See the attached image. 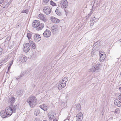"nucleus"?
I'll list each match as a JSON object with an SVG mask.
<instances>
[{"instance_id": "1", "label": "nucleus", "mask_w": 121, "mask_h": 121, "mask_svg": "<svg viewBox=\"0 0 121 121\" xmlns=\"http://www.w3.org/2000/svg\"><path fill=\"white\" fill-rule=\"evenodd\" d=\"M31 108H33L37 104V100L34 96H31L28 98L27 100Z\"/></svg>"}, {"instance_id": "2", "label": "nucleus", "mask_w": 121, "mask_h": 121, "mask_svg": "<svg viewBox=\"0 0 121 121\" xmlns=\"http://www.w3.org/2000/svg\"><path fill=\"white\" fill-rule=\"evenodd\" d=\"M68 80L67 77H65L62 79V81L60 82V83L58 86V88L59 90L63 88L66 85V82Z\"/></svg>"}, {"instance_id": "3", "label": "nucleus", "mask_w": 121, "mask_h": 121, "mask_svg": "<svg viewBox=\"0 0 121 121\" xmlns=\"http://www.w3.org/2000/svg\"><path fill=\"white\" fill-rule=\"evenodd\" d=\"M68 5V2L66 0H61L59 3L58 6L59 7L64 8H67Z\"/></svg>"}, {"instance_id": "4", "label": "nucleus", "mask_w": 121, "mask_h": 121, "mask_svg": "<svg viewBox=\"0 0 121 121\" xmlns=\"http://www.w3.org/2000/svg\"><path fill=\"white\" fill-rule=\"evenodd\" d=\"M30 48V47L29 43L24 44L23 46V50L24 52H27L29 51Z\"/></svg>"}, {"instance_id": "5", "label": "nucleus", "mask_w": 121, "mask_h": 121, "mask_svg": "<svg viewBox=\"0 0 121 121\" xmlns=\"http://www.w3.org/2000/svg\"><path fill=\"white\" fill-rule=\"evenodd\" d=\"M43 11L44 13L45 14L48 15L51 12V9L49 6H46L43 8Z\"/></svg>"}, {"instance_id": "6", "label": "nucleus", "mask_w": 121, "mask_h": 121, "mask_svg": "<svg viewBox=\"0 0 121 121\" xmlns=\"http://www.w3.org/2000/svg\"><path fill=\"white\" fill-rule=\"evenodd\" d=\"M99 65H96L95 67H93L91 69L90 71L92 72H98L99 71Z\"/></svg>"}, {"instance_id": "7", "label": "nucleus", "mask_w": 121, "mask_h": 121, "mask_svg": "<svg viewBox=\"0 0 121 121\" xmlns=\"http://www.w3.org/2000/svg\"><path fill=\"white\" fill-rule=\"evenodd\" d=\"M19 61L23 63L25 62L27 60V58L26 56L23 54H20L19 57Z\"/></svg>"}, {"instance_id": "8", "label": "nucleus", "mask_w": 121, "mask_h": 121, "mask_svg": "<svg viewBox=\"0 0 121 121\" xmlns=\"http://www.w3.org/2000/svg\"><path fill=\"white\" fill-rule=\"evenodd\" d=\"M76 121H81L83 118V115L81 112L79 113L76 117Z\"/></svg>"}, {"instance_id": "9", "label": "nucleus", "mask_w": 121, "mask_h": 121, "mask_svg": "<svg viewBox=\"0 0 121 121\" xmlns=\"http://www.w3.org/2000/svg\"><path fill=\"white\" fill-rule=\"evenodd\" d=\"M51 34L50 31L46 29L43 33V35L45 37L48 38L50 36Z\"/></svg>"}, {"instance_id": "10", "label": "nucleus", "mask_w": 121, "mask_h": 121, "mask_svg": "<svg viewBox=\"0 0 121 121\" xmlns=\"http://www.w3.org/2000/svg\"><path fill=\"white\" fill-rule=\"evenodd\" d=\"M12 110L9 107L6 108L5 111L7 114L8 117H9L12 114L13 112Z\"/></svg>"}, {"instance_id": "11", "label": "nucleus", "mask_w": 121, "mask_h": 121, "mask_svg": "<svg viewBox=\"0 0 121 121\" xmlns=\"http://www.w3.org/2000/svg\"><path fill=\"white\" fill-rule=\"evenodd\" d=\"M9 107L12 110L13 112H16V109L17 108V105H13L12 104H11Z\"/></svg>"}, {"instance_id": "12", "label": "nucleus", "mask_w": 121, "mask_h": 121, "mask_svg": "<svg viewBox=\"0 0 121 121\" xmlns=\"http://www.w3.org/2000/svg\"><path fill=\"white\" fill-rule=\"evenodd\" d=\"M39 21L35 20L33 21L32 23V26L34 27H36L37 29V27L39 25Z\"/></svg>"}, {"instance_id": "13", "label": "nucleus", "mask_w": 121, "mask_h": 121, "mask_svg": "<svg viewBox=\"0 0 121 121\" xmlns=\"http://www.w3.org/2000/svg\"><path fill=\"white\" fill-rule=\"evenodd\" d=\"M39 17L40 19L42 20L44 22H46L47 20L46 15L40 13L39 15Z\"/></svg>"}, {"instance_id": "14", "label": "nucleus", "mask_w": 121, "mask_h": 121, "mask_svg": "<svg viewBox=\"0 0 121 121\" xmlns=\"http://www.w3.org/2000/svg\"><path fill=\"white\" fill-rule=\"evenodd\" d=\"M34 38L35 40V41L38 42L41 39V38L39 35H34Z\"/></svg>"}, {"instance_id": "15", "label": "nucleus", "mask_w": 121, "mask_h": 121, "mask_svg": "<svg viewBox=\"0 0 121 121\" xmlns=\"http://www.w3.org/2000/svg\"><path fill=\"white\" fill-rule=\"evenodd\" d=\"M0 114L1 116L3 118H4L9 117H8L7 113L6 112H5L4 110L1 111L0 112Z\"/></svg>"}, {"instance_id": "16", "label": "nucleus", "mask_w": 121, "mask_h": 121, "mask_svg": "<svg viewBox=\"0 0 121 121\" xmlns=\"http://www.w3.org/2000/svg\"><path fill=\"white\" fill-rule=\"evenodd\" d=\"M51 20L53 22L55 23H59L60 21L59 20L53 17H51Z\"/></svg>"}, {"instance_id": "17", "label": "nucleus", "mask_w": 121, "mask_h": 121, "mask_svg": "<svg viewBox=\"0 0 121 121\" xmlns=\"http://www.w3.org/2000/svg\"><path fill=\"white\" fill-rule=\"evenodd\" d=\"M114 104L118 107H120L121 106V102L118 99H116L114 101Z\"/></svg>"}, {"instance_id": "18", "label": "nucleus", "mask_w": 121, "mask_h": 121, "mask_svg": "<svg viewBox=\"0 0 121 121\" xmlns=\"http://www.w3.org/2000/svg\"><path fill=\"white\" fill-rule=\"evenodd\" d=\"M23 90H19L16 92V95L17 96L21 97L23 95Z\"/></svg>"}, {"instance_id": "19", "label": "nucleus", "mask_w": 121, "mask_h": 121, "mask_svg": "<svg viewBox=\"0 0 121 121\" xmlns=\"http://www.w3.org/2000/svg\"><path fill=\"white\" fill-rule=\"evenodd\" d=\"M10 39V38L9 37L6 38L5 40V42L4 43V45L5 46H7L9 42V40Z\"/></svg>"}, {"instance_id": "20", "label": "nucleus", "mask_w": 121, "mask_h": 121, "mask_svg": "<svg viewBox=\"0 0 121 121\" xmlns=\"http://www.w3.org/2000/svg\"><path fill=\"white\" fill-rule=\"evenodd\" d=\"M39 107L44 111H46L47 109V107L46 105L43 104L40 105Z\"/></svg>"}, {"instance_id": "21", "label": "nucleus", "mask_w": 121, "mask_h": 121, "mask_svg": "<svg viewBox=\"0 0 121 121\" xmlns=\"http://www.w3.org/2000/svg\"><path fill=\"white\" fill-rule=\"evenodd\" d=\"M96 19V18L94 16H93L91 17V19L90 20V21L91 22L90 26H93V25L94 23L95 20Z\"/></svg>"}, {"instance_id": "22", "label": "nucleus", "mask_w": 121, "mask_h": 121, "mask_svg": "<svg viewBox=\"0 0 121 121\" xmlns=\"http://www.w3.org/2000/svg\"><path fill=\"white\" fill-rule=\"evenodd\" d=\"M44 26V24L43 23H41L40 25L39 24V25L37 28V30H41L43 28Z\"/></svg>"}, {"instance_id": "23", "label": "nucleus", "mask_w": 121, "mask_h": 121, "mask_svg": "<svg viewBox=\"0 0 121 121\" xmlns=\"http://www.w3.org/2000/svg\"><path fill=\"white\" fill-rule=\"evenodd\" d=\"M58 28V26L56 25L52 26L51 28V30L52 32L55 31Z\"/></svg>"}, {"instance_id": "24", "label": "nucleus", "mask_w": 121, "mask_h": 121, "mask_svg": "<svg viewBox=\"0 0 121 121\" xmlns=\"http://www.w3.org/2000/svg\"><path fill=\"white\" fill-rule=\"evenodd\" d=\"M9 101L11 104H13L15 101V98L13 97H10L9 98Z\"/></svg>"}, {"instance_id": "25", "label": "nucleus", "mask_w": 121, "mask_h": 121, "mask_svg": "<svg viewBox=\"0 0 121 121\" xmlns=\"http://www.w3.org/2000/svg\"><path fill=\"white\" fill-rule=\"evenodd\" d=\"M40 112V111L38 109H35L34 111V114L37 116Z\"/></svg>"}, {"instance_id": "26", "label": "nucleus", "mask_w": 121, "mask_h": 121, "mask_svg": "<svg viewBox=\"0 0 121 121\" xmlns=\"http://www.w3.org/2000/svg\"><path fill=\"white\" fill-rule=\"evenodd\" d=\"M11 0H6V2L5 3V5L7 6V5H9L11 3Z\"/></svg>"}, {"instance_id": "27", "label": "nucleus", "mask_w": 121, "mask_h": 121, "mask_svg": "<svg viewBox=\"0 0 121 121\" xmlns=\"http://www.w3.org/2000/svg\"><path fill=\"white\" fill-rule=\"evenodd\" d=\"M58 8L57 7L56 8V9L55 10L56 13V14L59 16H60L61 15V13L58 10Z\"/></svg>"}, {"instance_id": "28", "label": "nucleus", "mask_w": 121, "mask_h": 121, "mask_svg": "<svg viewBox=\"0 0 121 121\" xmlns=\"http://www.w3.org/2000/svg\"><path fill=\"white\" fill-rule=\"evenodd\" d=\"M32 34V33H27V37L28 38L29 40H30V39L31 38V37Z\"/></svg>"}, {"instance_id": "29", "label": "nucleus", "mask_w": 121, "mask_h": 121, "mask_svg": "<svg viewBox=\"0 0 121 121\" xmlns=\"http://www.w3.org/2000/svg\"><path fill=\"white\" fill-rule=\"evenodd\" d=\"M105 56H100V57L99 58L100 61L101 62H103L104 61V60L105 58Z\"/></svg>"}, {"instance_id": "30", "label": "nucleus", "mask_w": 121, "mask_h": 121, "mask_svg": "<svg viewBox=\"0 0 121 121\" xmlns=\"http://www.w3.org/2000/svg\"><path fill=\"white\" fill-rule=\"evenodd\" d=\"M76 109L78 110H79L81 109V106L80 104H78L76 106Z\"/></svg>"}, {"instance_id": "31", "label": "nucleus", "mask_w": 121, "mask_h": 121, "mask_svg": "<svg viewBox=\"0 0 121 121\" xmlns=\"http://www.w3.org/2000/svg\"><path fill=\"white\" fill-rule=\"evenodd\" d=\"M29 11V10L28 9H26L24 10H23L22 12V13H24L26 14H27Z\"/></svg>"}, {"instance_id": "32", "label": "nucleus", "mask_w": 121, "mask_h": 121, "mask_svg": "<svg viewBox=\"0 0 121 121\" xmlns=\"http://www.w3.org/2000/svg\"><path fill=\"white\" fill-rule=\"evenodd\" d=\"M120 111L119 108H117L116 109L115 111V113L117 114L120 113Z\"/></svg>"}, {"instance_id": "33", "label": "nucleus", "mask_w": 121, "mask_h": 121, "mask_svg": "<svg viewBox=\"0 0 121 121\" xmlns=\"http://www.w3.org/2000/svg\"><path fill=\"white\" fill-rule=\"evenodd\" d=\"M92 13V10H91V11L90 13L89 14H88V16H86V19L87 18H88L91 16V14Z\"/></svg>"}, {"instance_id": "34", "label": "nucleus", "mask_w": 121, "mask_h": 121, "mask_svg": "<svg viewBox=\"0 0 121 121\" xmlns=\"http://www.w3.org/2000/svg\"><path fill=\"white\" fill-rule=\"evenodd\" d=\"M50 1V4L53 6H55L56 5V4L54 2H53L51 0V1Z\"/></svg>"}, {"instance_id": "35", "label": "nucleus", "mask_w": 121, "mask_h": 121, "mask_svg": "<svg viewBox=\"0 0 121 121\" xmlns=\"http://www.w3.org/2000/svg\"><path fill=\"white\" fill-rule=\"evenodd\" d=\"M34 49L35 48V43H34L31 45H30Z\"/></svg>"}, {"instance_id": "36", "label": "nucleus", "mask_w": 121, "mask_h": 121, "mask_svg": "<svg viewBox=\"0 0 121 121\" xmlns=\"http://www.w3.org/2000/svg\"><path fill=\"white\" fill-rule=\"evenodd\" d=\"M9 58V56H5V58L4 59V61H6L8 60Z\"/></svg>"}, {"instance_id": "37", "label": "nucleus", "mask_w": 121, "mask_h": 121, "mask_svg": "<svg viewBox=\"0 0 121 121\" xmlns=\"http://www.w3.org/2000/svg\"><path fill=\"white\" fill-rule=\"evenodd\" d=\"M49 1V0H43V2L44 4H46Z\"/></svg>"}, {"instance_id": "38", "label": "nucleus", "mask_w": 121, "mask_h": 121, "mask_svg": "<svg viewBox=\"0 0 121 121\" xmlns=\"http://www.w3.org/2000/svg\"><path fill=\"white\" fill-rule=\"evenodd\" d=\"M53 119V117H50L49 118V121H52V119Z\"/></svg>"}, {"instance_id": "39", "label": "nucleus", "mask_w": 121, "mask_h": 121, "mask_svg": "<svg viewBox=\"0 0 121 121\" xmlns=\"http://www.w3.org/2000/svg\"><path fill=\"white\" fill-rule=\"evenodd\" d=\"M34 43L33 42V41L31 40H29V43L30 44V45Z\"/></svg>"}, {"instance_id": "40", "label": "nucleus", "mask_w": 121, "mask_h": 121, "mask_svg": "<svg viewBox=\"0 0 121 121\" xmlns=\"http://www.w3.org/2000/svg\"><path fill=\"white\" fill-rule=\"evenodd\" d=\"M3 51L2 49L0 47V55L2 54V51Z\"/></svg>"}, {"instance_id": "41", "label": "nucleus", "mask_w": 121, "mask_h": 121, "mask_svg": "<svg viewBox=\"0 0 121 121\" xmlns=\"http://www.w3.org/2000/svg\"><path fill=\"white\" fill-rule=\"evenodd\" d=\"M34 121H41L40 119H35V120H34Z\"/></svg>"}, {"instance_id": "42", "label": "nucleus", "mask_w": 121, "mask_h": 121, "mask_svg": "<svg viewBox=\"0 0 121 121\" xmlns=\"http://www.w3.org/2000/svg\"><path fill=\"white\" fill-rule=\"evenodd\" d=\"M119 99L121 101V93L119 97Z\"/></svg>"}, {"instance_id": "43", "label": "nucleus", "mask_w": 121, "mask_h": 121, "mask_svg": "<svg viewBox=\"0 0 121 121\" xmlns=\"http://www.w3.org/2000/svg\"><path fill=\"white\" fill-rule=\"evenodd\" d=\"M105 55V54H102L100 53L99 54V55H100L99 56H104V55Z\"/></svg>"}, {"instance_id": "44", "label": "nucleus", "mask_w": 121, "mask_h": 121, "mask_svg": "<svg viewBox=\"0 0 121 121\" xmlns=\"http://www.w3.org/2000/svg\"><path fill=\"white\" fill-rule=\"evenodd\" d=\"M4 0H0V4L2 3L4 1Z\"/></svg>"}, {"instance_id": "45", "label": "nucleus", "mask_w": 121, "mask_h": 121, "mask_svg": "<svg viewBox=\"0 0 121 121\" xmlns=\"http://www.w3.org/2000/svg\"><path fill=\"white\" fill-rule=\"evenodd\" d=\"M11 66H9V67H8V70H10V68H11Z\"/></svg>"}, {"instance_id": "46", "label": "nucleus", "mask_w": 121, "mask_h": 121, "mask_svg": "<svg viewBox=\"0 0 121 121\" xmlns=\"http://www.w3.org/2000/svg\"><path fill=\"white\" fill-rule=\"evenodd\" d=\"M53 121H58V120L56 118H55L53 120Z\"/></svg>"}, {"instance_id": "47", "label": "nucleus", "mask_w": 121, "mask_h": 121, "mask_svg": "<svg viewBox=\"0 0 121 121\" xmlns=\"http://www.w3.org/2000/svg\"><path fill=\"white\" fill-rule=\"evenodd\" d=\"M13 61H11V62L10 64V66H11V65H12L13 64Z\"/></svg>"}, {"instance_id": "48", "label": "nucleus", "mask_w": 121, "mask_h": 121, "mask_svg": "<svg viewBox=\"0 0 121 121\" xmlns=\"http://www.w3.org/2000/svg\"><path fill=\"white\" fill-rule=\"evenodd\" d=\"M119 89L121 92V87H119Z\"/></svg>"}, {"instance_id": "49", "label": "nucleus", "mask_w": 121, "mask_h": 121, "mask_svg": "<svg viewBox=\"0 0 121 121\" xmlns=\"http://www.w3.org/2000/svg\"><path fill=\"white\" fill-rule=\"evenodd\" d=\"M52 117H53V118L54 117V115H52Z\"/></svg>"}, {"instance_id": "50", "label": "nucleus", "mask_w": 121, "mask_h": 121, "mask_svg": "<svg viewBox=\"0 0 121 121\" xmlns=\"http://www.w3.org/2000/svg\"><path fill=\"white\" fill-rule=\"evenodd\" d=\"M112 118H110V119H111V118L112 119Z\"/></svg>"}, {"instance_id": "51", "label": "nucleus", "mask_w": 121, "mask_h": 121, "mask_svg": "<svg viewBox=\"0 0 121 121\" xmlns=\"http://www.w3.org/2000/svg\"><path fill=\"white\" fill-rule=\"evenodd\" d=\"M5 7H3V8H5Z\"/></svg>"}, {"instance_id": "52", "label": "nucleus", "mask_w": 121, "mask_h": 121, "mask_svg": "<svg viewBox=\"0 0 121 121\" xmlns=\"http://www.w3.org/2000/svg\"><path fill=\"white\" fill-rule=\"evenodd\" d=\"M120 74L121 75V72L120 73Z\"/></svg>"}, {"instance_id": "53", "label": "nucleus", "mask_w": 121, "mask_h": 121, "mask_svg": "<svg viewBox=\"0 0 121 121\" xmlns=\"http://www.w3.org/2000/svg\"><path fill=\"white\" fill-rule=\"evenodd\" d=\"M0 6H1V5H0Z\"/></svg>"}]
</instances>
